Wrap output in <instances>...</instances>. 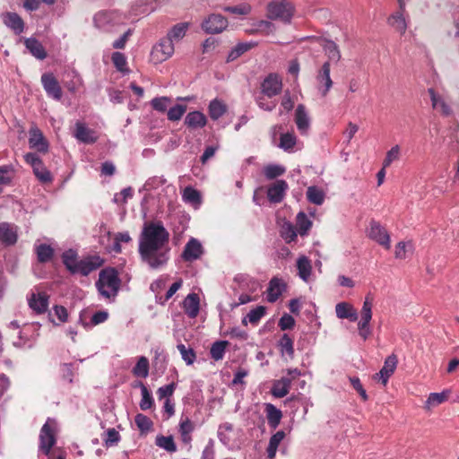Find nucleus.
I'll list each match as a JSON object with an SVG mask.
<instances>
[{
    "label": "nucleus",
    "mask_w": 459,
    "mask_h": 459,
    "mask_svg": "<svg viewBox=\"0 0 459 459\" xmlns=\"http://www.w3.org/2000/svg\"><path fill=\"white\" fill-rule=\"evenodd\" d=\"M28 305L36 314H44L48 308L49 295L46 292L31 293L28 298Z\"/></svg>",
    "instance_id": "4468645a"
},
{
    "label": "nucleus",
    "mask_w": 459,
    "mask_h": 459,
    "mask_svg": "<svg viewBox=\"0 0 459 459\" xmlns=\"http://www.w3.org/2000/svg\"><path fill=\"white\" fill-rule=\"evenodd\" d=\"M335 313L340 319H349L351 322L358 320L356 309L347 302H341L335 306Z\"/></svg>",
    "instance_id": "cd10ccee"
},
{
    "label": "nucleus",
    "mask_w": 459,
    "mask_h": 459,
    "mask_svg": "<svg viewBox=\"0 0 459 459\" xmlns=\"http://www.w3.org/2000/svg\"><path fill=\"white\" fill-rule=\"evenodd\" d=\"M368 236L385 248H390V236L387 230L378 221L372 220L369 222Z\"/></svg>",
    "instance_id": "9d476101"
},
{
    "label": "nucleus",
    "mask_w": 459,
    "mask_h": 459,
    "mask_svg": "<svg viewBox=\"0 0 459 459\" xmlns=\"http://www.w3.org/2000/svg\"><path fill=\"white\" fill-rule=\"evenodd\" d=\"M398 363L396 355L391 354L388 356L384 363L383 368L377 373L374 378L381 380L383 385H386L389 377L394 374Z\"/></svg>",
    "instance_id": "f3484780"
},
{
    "label": "nucleus",
    "mask_w": 459,
    "mask_h": 459,
    "mask_svg": "<svg viewBox=\"0 0 459 459\" xmlns=\"http://www.w3.org/2000/svg\"><path fill=\"white\" fill-rule=\"evenodd\" d=\"M78 254L74 249H68L62 254V262L65 268L72 273H77V264H79Z\"/></svg>",
    "instance_id": "72a5a7b5"
},
{
    "label": "nucleus",
    "mask_w": 459,
    "mask_h": 459,
    "mask_svg": "<svg viewBox=\"0 0 459 459\" xmlns=\"http://www.w3.org/2000/svg\"><path fill=\"white\" fill-rule=\"evenodd\" d=\"M0 241L5 246L14 245L17 241V233L7 222L0 223Z\"/></svg>",
    "instance_id": "2f4dec72"
},
{
    "label": "nucleus",
    "mask_w": 459,
    "mask_h": 459,
    "mask_svg": "<svg viewBox=\"0 0 459 459\" xmlns=\"http://www.w3.org/2000/svg\"><path fill=\"white\" fill-rule=\"evenodd\" d=\"M29 137V145L31 149H36L39 152L46 153L48 151V143L42 132L38 127L30 128Z\"/></svg>",
    "instance_id": "a211bd4d"
},
{
    "label": "nucleus",
    "mask_w": 459,
    "mask_h": 459,
    "mask_svg": "<svg viewBox=\"0 0 459 459\" xmlns=\"http://www.w3.org/2000/svg\"><path fill=\"white\" fill-rule=\"evenodd\" d=\"M137 385L140 386L142 394V399L139 403L140 409L142 411H147L154 404L152 394L143 382H139Z\"/></svg>",
    "instance_id": "58836bf2"
},
{
    "label": "nucleus",
    "mask_w": 459,
    "mask_h": 459,
    "mask_svg": "<svg viewBox=\"0 0 459 459\" xmlns=\"http://www.w3.org/2000/svg\"><path fill=\"white\" fill-rule=\"evenodd\" d=\"M388 24L401 34H404L407 30V23L402 11L393 13L388 18Z\"/></svg>",
    "instance_id": "ea45409f"
},
{
    "label": "nucleus",
    "mask_w": 459,
    "mask_h": 459,
    "mask_svg": "<svg viewBox=\"0 0 459 459\" xmlns=\"http://www.w3.org/2000/svg\"><path fill=\"white\" fill-rule=\"evenodd\" d=\"M282 89V81L279 74L275 73L269 74L261 83L263 94L268 98H273L281 93Z\"/></svg>",
    "instance_id": "6e6552de"
},
{
    "label": "nucleus",
    "mask_w": 459,
    "mask_h": 459,
    "mask_svg": "<svg viewBox=\"0 0 459 459\" xmlns=\"http://www.w3.org/2000/svg\"><path fill=\"white\" fill-rule=\"evenodd\" d=\"M185 313L190 317L197 316L200 309V299L196 293L188 294L183 301Z\"/></svg>",
    "instance_id": "5701e85b"
},
{
    "label": "nucleus",
    "mask_w": 459,
    "mask_h": 459,
    "mask_svg": "<svg viewBox=\"0 0 459 459\" xmlns=\"http://www.w3.org/2000/svg\"><path fill=\"white\" fill-rule=\"evenodd\" d=\"M154 358L152 359V366L156 371L164 373L167 368L168 357L163 350L156 348L154 351Z\"/></svg>",
    "instance_id": "4c0bfd02"
},
{
    "label": "nucleus",
    "mask_w": 459,
    "mask_h": 459,
    "mask_svg": "<svg viewBox=\"0 0 459 459\" xmlns=\"http://www.w3.org/2000/svg\"><path fill=\"white\" fill-rule=\"evenodd\" d=\"M228 345V341H217L213 342L210 350L211 357L214 360L222 359L225 354V350Z\"/></svg>",
    "instance_id": "49530a36"
},
{
    "label": "nucleus",
    "mask_w": 459,
    "mask_h": 459,
    "mask_svg": "<svg viewBox=\"0 0 459 459\" xmlns=\"http://www.w3.org/2000/svg\"><path fill=\"white\" fill-rule=\"evenodd\" d=\"M174 53V43L167 36L160 39L152 48V55L157 62H163L169 59Z\"/></svg>",
    "instance_id": "0eeeda50"
},
{
    "label": "nucleus",
    "mask_w": 459,
    "mask_h": 459,
    "mask_svg": "<svg viewBox=\"0 0 459 459\" xmlns=\"http://www.w3.org/2000/svg\"><path fill=\"white\" fill-rule=\"evenodd\" d=\"M74 136L83 143H94L97 141L95 132L82 123H76Z\"/></svg>",
    "instance_id": "c756f323"
},
{
    "label": "nucleus",
    "mask_w": 459,
    "mask_h": 459,
    "mask_svg": "<svg viewBox=\"0 0 459 459\" xmlns=\"http://www.w3.org/2000/svg\"><path fill=\"white\" fill-rule=\"evenodd\" d=\"M41 83L47 95L56 100H60L63 95L62 88L52 73H45L41 75Z\"/></svg>",
    "instance_id": "1a4fd4ad"
},
{
    "label": "nucleus",
    "mask_w": 459,
    "mask_h": 459,
    "mask_svg": "<svg viewBox=\"0 0 459 459\" xmlns=\"http://www.w3.org/2000/svg\"><path fill=\"white\" fill-rule=\"evenodd\" d=\"M277 348L279 349L281 357L287 355L290 359H293L295 352L294 341L288 333H283L277 342Z\"/></svg>",
    "instance_id": "bb28decb"
},
{
    "label": "nucleus",
    "mask_w": 459,
    "mask_h": 459,
    "mask_svg": "<svg viewBox=\"0 0 459 459\" xmlns=\"http://www.w3.org/2000/svg\"><path fill=\"white\" fill-rule=\"evenodd\" d=\"M312 227V221L304 212H299L296 217V229L300 236L307 235Z\"/></svg>",
    "instance_id": "a19ab883"
},
{
    "label": "nucleus",
    "mask_w": 459,
    "mask_h": 459,
    "mask_svg": "<svg viewBox=\"0 0 459 459\" xmlns=\"http://www.w3.org/2000/svg\"><path fill=\"white\" fill-rule=\"evenodd\" d=\"M323 50L327 56V61L331 65V63L337 64L341 58L342 54L338 45L332 39H324L323 44H321Z\"/></svg>",
    "instance_id": "aec40b11"
},
{
    "label": "nucleus",
    "mask_w": 459,
    "mask_h": 459,
    "mask_svg": "<svg viewBox=\"0 0 459 459\" xmlns=\"http://www.w3.org/2000/svg\"><path fill=\"white\" fill-rule=\"evenodd\" d=\"M295 123L301 134L307 133L310 126V119L303 104H299L295 111Z\"/></svg>",
    "instance_id": "393cba45"
},
{
    "label": "nucleus",
    "mask_w": 459,
    "mask_h": 459,
    "mask_svg": "<svg viewBox=\"0 0 459 459\" xmlns=\"http://www.w3.org/2000/svg\"><path fill=\"white\" fill-rule=\"evenodd\" d=\"M155 444H156V446H158L170 453L176 452V450H177V446L174 442L172 436H168V437H165L162 435L157 436Z\"/></svg>",
    "instance_id": "3c124183"
},
{
    "label": "nucleus",
    "mask_w": 459,
    "mask_h": 459,
    "mask_svg": "<svg viewBox=\"0 0 459 459\" xmlns=\"http://www.w3.org/2000/svg\"><path fill=\"white\" fill-rule=\"evenodd\" d=\"M186 111V105L177 104L168 109L167 116L169 121H178Z\"/></svg>",
    "instance_id": "864d4df0"
},
{
    "label": "nucleus",
    "mask_w": 459,
    "mask_h": 459,
    "mask_svg": "<svg viewBox=\"0 0 459 459\" xmlns=\"http://www.w3.org/2000/svg\"><path fill=\"white\" fill-rule=\"evenodd\" d=\"M24 45L29 52L37 59L44 60L47 57L48 54L45 48L36 38L25 39Z\"/></svg>",
    "instance_id": "a878e982"
},
{
    "label": "nucleus",
    "mask_w": 459,
    "mask_h": 459,
    "mask_svg": "<svg viewBox=\"0 0 459 459\" xmlns=\"http://www.w3.org/2000/svg\"><path fill=\"white\" fill-rule=\"evenodd\" d=\"M266 308L264 306H257L255 308L251 309L247 315L249 323L252 325H257L261 318L265 315Z\"/></svg>",
    "instance_id": "052dcab7"
},
{
    "label": "nucleus",
    "mask_w": 459,
    "mask_h": 459,
    "mask_svg": "<svg viewBox=\"0 0 459 459\" xmlns=\"http://www.w3.org/2000/svg\"><path fill=\"white\" fill-rule=\"evenodd\" d=\"M83 314V312H81L79 320L83 325L84 327L97 325L99 324L104 323L108 317V313L107 311H98L92 315L90 323H84Z\"/></svg>",
    "instance_id": "de8ad7c7"
},
{
    "label": "nucleus",
    "mask_w": 459,
    "mask_h": 459,
    "mask_svg": "<svg viewBox=\"0 0 459 459\" xmlns=\"http://www.w3.org/2000/svg\"><path fill=\"white\" fill-rule=\"evenodd\" d=\"M285 171L286 169L283 166L277 164H270L264 168V175L269 180L282 176Z\"/></svg>",
    "instance_id": "09e8293b"
},
{
    "label": "nucleus",
    "mask_w": 459,
    "mask_h": 459,
    "mask_svg": "<svg viewBox=\"0 0 459 459\" xmlns=\"http://www.w3.org/2000/svg\"><path fill=\"white\" fill-rule=\"evenodd\" d=\"M291 385V378L282 377L273 384L271 394L276 398H282L289 394Z\"/></svg>",
    "instance_id": "c85d7f7f"
},
{
    "label": "nucleus",
    "mask_w": 459,
    "mask_h": 459,
    "mask_svg": "<svg viewBox=\"0 0 459 459\" xmlns=\"http://www.w3.org/2000/svg\"><path fill=\"white\" fill-rule=\"evenodd\" d=\"M264 412L269 427L273 429H275L281 423L283 416L282 411L273 403H265Z\"/></svg>",
    "instance_id": "b1692460"
},
{
    "label": "nucleus",
    "mask_w": 459,
    "mask_h": 459,
    "mask_svg": "<svg viewBox=\"0 0 459 459\" xmlns=\"http://www.w3.org/2000/svg\"><path fill=\"white\" fill-rule=\"evenodd\" d=\"M451 394V391L446 389L442 391L441 393H431L425 403V408L429 410L431 407L437 406L443 403H445Z\"/></svg>",
    "instance_id": "e433bc0d"
},
{
    "label": "nucleus",
    "mask_w": 459,
    "mask_h": 459,
    "mask_svg": "<svg viewBox=\"0 0 459 459\" xmlns=\"http://www.w3.org/2000/svg\"><path fill=\"white\" fill-rule=\"evenodd\" d=\"M268 18L290 23L294 13V6L289 0H272L267 6Z\"/></svg>",
    "instance_id": "7ed1b4c3"
},
{
    "label": "nucleus",
    "mask_w": 459,
    "mask_h": 459,
    "mask_svg": "<svg viewBox=\"0 0 459 459\" xmlns=\"http://www.w3.org/2000/svg\"><path fill=\"white\" fill-rule=\"evenodd\" d=\"M183 199L186 202L191 203L193 204L201 203V195L200 192L196 189L187 186L185 188L183 192Z\"/></svg>",
    "instance_id": "13d9d810"
},
{
    "label": "nucleus",
    "mask_w": 459,
    "mask_h": 459,
    "mask_svg": "<svg viewBox=\"0 0 459 459\" xmlns=\"http://www.w3.org/2000/svg\"><path fill=\"white\" fill-rule=\"evenodd\" d=\"M111 60L117 71L125 73L127 72L126 68V57L121 52H114L111 56Z\"/></svg>",
    "instance_id": "4d7b16f0"
},
{
    "label": "nucleus",
    "mask_w": 459,
    "mask_h": 459,
    "mask_svg": "<svg viewBox=\"0 0 459 459\" xmlns=\"http://www.w3.org/2000/svg\"><path fill=\"white\" fill-rule=\"evenodd\" d=\"M297 268L300 279L304 281H307L312 272L310 260L305 255L299 257L297 260Z\"/></svg>",
    "instance_id": "c9c22d12"
},
{
    "label": "nucleus",
    "mask_w": 459,
    "mask_h": 459,
    "mask_svg": "<svg viewBox=\"0 0 459 459\" xmlns=\"http://www.w3.org/2000/svg\"><path fill=\"white\" fill-rule=\"evenodd\" d=\"M257 43L254 41L239 42L229 53L226 62L230 63L240 57L246 52L256 47Z\"/></svg>",
    "instance_id": "7c9ffc66"
},
{
    "label": "nucleus",
    "mask_w": 459,
    "mask_h": 459,
    "mask_svg": "<svg viewBox=\"0 0 459 459\" xmlns=\"http://www.w3.org/2000/svg\"><path fill=\"white\" fill-rule=\"evenodd\" d=\"M26 163L31 166L33 173L37 179L43 183L48 184L53 181L51 172L44 165L42 160L35 152H29L24 155Z\"/></svg>",
    "instance_id": "39448f33"
},
{
    "label": "nucleus",
    "mask_w": 459,
    "mask_h": 459,
    "mask_svg": "<svg viewBox=\"0 0 459 459\" xmlns=\"http://www.w3.org/2000/svg\"><path fill=\"white\" fill-rule=\"evenodd\" d=\"M208 109L211 118L212 120H217L224 115L227 108L222 101L215 99L210 102Z\"/></svg>",
    "instance_id": "79ce46f5"
},
{
    "label": "nucleus",
    "mask_w": 459,
    "mask_h": 459,
    "mask_svg": "<svg viewBox=\"0 0 459 459\" xmlns=\"http://www.w3.org/2000/svg\"><path fill=\"white\" fill-rule=\"evenodd\" d=\"M105 263V260L100 255H88L79 261L77 264V273L83 276L89 275L91 272L101 267Z\"/></svg>",
    "instance_id": "ddd939ff"
},
{
    "label": "nucleus",
    "mask_w": 459,
    "mask_h": 459,
    "mask_svg": "<svg viewBox=\"0 0 459 459\" xmlns=\"http://www.w3.org/2000/svg\"><path fill=\"white\" fill-rule=\"evenodd\" d=\"M298 233L296 227L290 223H285L281 228V236L286 243H290L296 240Z\"/></svg>",
    "instance_id": "5fc2aeb1"
},
{
    "label": "nucleus",
    "mask_w": 459,
    "mask_h": 459,
    "mask_svg": "<svg viewBox=\"0 0 459 459\" xmlns=\"http://www.w3.org/2000/svg\"><path fill=\"white\" fill-rule=\"evenodd\" d=\"M121 286L118 271L115 267L108 266L100 270L95 287L99 294L104 299L115 300Z\"/></svg>",
    "instance_id": "f03ea898"
},
{
    "label": "nucleus",
    "mask_w": 459,
    "mask_h": 459,
    "mask_svg": "<svg viewBox=\"0 0 459 459\" xmlns=\"http://www.w3.org/2000/svg\"><path fill=\"white\" fill-rule=\"evenodd\" d=\"M204 253V248L199 240L191 238L186 244L181 257L186 262H193L201 257Z\"/></svg>",
    "instance_id": "2eb2a0df"
},
{
    "label": "nucleus",
    "mask_w": 459,
    "mask_h": 459,
    "mask_svg": "<svg viewBox=\"0 0 459 459\" xmlns=\"http://www.w3.org/2000/svg\"><path fill=\"white\" fill-rule=\"evenodd\" d=\"M372 300L366 297L360 311L361 318L358 323L359 334L363 340H367L371 335L370 321L372 319Z\"/></svg>",
    "instance_id": "423d86ee"
},
{
    "label": "nucleus",
    "mask_w": 459,
    "mask_h": 459,
    "mask_svg": "<svg viewBox=\"0 0 459 459\" xmlns=\"http://www.w3.org/2000/svg\"><path fill=\"white\" fill-rule=\"evenodd\" d=\"M3 22L17 35L21 34L24 30V22L16 13L7 12L4 13Z\"/></svg>",
    "instance_id": "412c9836"
},
{
    "label": "nucleus",
    "mask_w": 459,
    "mask_h": 459,
    "mask_svg": "<svg viewBox=\"0 0 459 459\" xmlns=\"http://www.w3.org/2000/svg\"><path fill=\"white\" fill-rule=\"evenodd\" d=\"M176 388H177V384L174 382L159 387L157 390V395H158L159 400L169 399L173 395Z\"/></svg>",
    "instance_id": "e2e57ef3"
},
{
    "label": "nucleus",
    "mask_w": 459,
    "mask_h": 459,
    "mask_svg": "<svg viewBox=\"0 0 459 459\" xmlns=\"http://www.w3.org/2000/svg\"><path fill=\"white\" fill-rule=\"evenodd\" d=\"M428 92L430 96L433 108L438 109L442 115L448 117L452 114V109L443 98L437 96L433 88H429Z\"/></svg>",
    "instance_id": "473e14b6"
},
{
    "label": "nucleus",
    "mask_w": 459,
    "mask_h": 459,
    "mask_svg": "<svg viewBox=\"0 0 459 459\" xmlns=\"http://www.w3.org/2000/svg\"><path fill=\"white\" fill-rule=\"evenodd\" d=\"M251 5L249 4H241L236 6H226L224 11L236 15H247L251 12Z\"/></svg>",
    "instance_id": "0e129e2a"
},
{
    "label": "nucleus",
    "mask_w": 459,
    "mask_h": 459,
    "mask_svg": "<svg viewBox=\"0 0 459 459\" xmlns=\"http://www.w3.org/2000/svg\"><path fill=\"white\" fill-rule=\"evenodd\" d=\"M36 254L39 263H47L54 256V249L50 245L40 244L36 247Z\"/></svg>",
    "instance_id": "37998d69"
},
{
    "label": "nucleus",
    "mask_w": 459,
    "mask_h": 459,
    "mask_svg": "<svg viewBox=\"0 0 459 459\" xmlns=\"http://www.w3.org/2000/svg\"><path fill=\"white\" fill-rule=\"evenodd\" d=\"M288 189V184L283 179L276 180L267 189V198L273 204L281 203Z\"/></svg>",
    "instance_id": "dca6fc26"
},
{
    "label": "nucleus",
    "mask_w": 459,
    "mask_h": 459,
    "mask_svg": "<svg viewBox=\"0 0 459 459\" xmlns=\"http://www.w3.org/2000/svg\"><path fill=\"white\" fill-rule=\"evenodd\" d=\"M285 436L286 435L283 430H279L270 437L269 444L266 448L267 456L270 459L275 457L278 446L281 444V442L284 439Z\"/></svg>",
    "instance_id": "f704fd0d"
},
{
    "label": "nucleus",
    "mask_w": 459,
    "mask_h": 459,
    "mask_svg": "<svg viewBox=\"0 0 459 459\" xmlns=\"http://www.w3.org/2000/svg\"><path fill=\"white\" fill-rule=\"evenodd\" d=\"M206 124L205 115L198 110L189 112L185 117V125L192 130L203 128Z\"/></svg>",
    "instance_id": "4be33fe9"
},
{
    "label": "nucleus",
    "mask_w": 459,
    "mask_h": 459,
    "mask_svg": "<svg viewBox=\"0 0 459 459\" xmlns=\"http://www.w3.org/2000/svg\"><path fill=\"white\" fill-rule=\"evenodd\" d=\"M331 66L329 62H325L318 70L316 79L318 83L317 89L323 97H325L333 87V80L330 76Z\"/></svg>",
    "instance_id": "f8f14e48"
},
{
    "label": "nucleus",
    "mask_w": 459,
    "mask_h": 459,
    "mask_svg": "<svg viewBox=\"0 0 459 459\" xmlns=\"http://www.w3.org/2000/svg\"><path fill=\"white\" fill-rule=\"evenodd\" d=\"M295 325V319L289 314H284L278 322V326L281 331L290 330Z\"/></svg>",
    "instance_id": "774afa93"
},
{
    "label": "nucleus",
    "mask_w": 459,
    "mask_h": 459,
    "mask_svg": "<svg viewBox=\"0 0 459 459\" xmlns=\"http://www.w3.org/2000/svg\"><path fill=\"white\" fill-rule=\"evenodd\" d=\"M56 420L48 418L40 429L39 450H41L43 454L46 455H48L51 448L55 446L56 442Z\"/></svg>",
    "instance_id": "20e7f679"
},
{
    "label": "nucleus",
    "mask_w": 459,
    "mask_h": 459,
    "mask_svg": "<svg viewBox=\"0 0 459 459\" xmlns=\"http://www.w3.org/2000/svg\"><path fill=\"white\" fill-rule=\"evenodd\" d=\"M142 263L152 270L167 265L170 257L169 233L161 221L144 223L138 240Z\"/></svg>",
    "instance_id": "f257e3e1"
},
{
    "label": "nucleus",
    "mask_w": 459,
    "mask_h": 459,
    "mask_svg": "<svg viewBox=\"0 0 459 459\" xmlns=\"http://www.w3.org/2000/svg\"><path fill=\"white\" fill-rule=\"evenodd\" d=\"M285 290L286 284L281 279L277 277L272 278L266 290V300L270 303H274Z\"/></svg>",
    "instance_id": "6ab92c4d"
},
{
    "label": "nucleus",
    "mask_w": 459,
    "mask_h": 459,
    "mask_svg": "<svg viewBox=\"0 0 459 459\" xmlns=\"http://www.w3.org/2000/svg\"><path fill=\"white\" fill-rule=\"evenodd\" d=\"M177 348L181 354L182 359L186 363V365H192L195 362L196 354L194 349L186 348L183 343L178 344Z\"/></svg>",
    "instance_id": "603ef678"
},
{
    "label": "nucleus",
    "mask_w": 459,
    "mask_h": 459,
    "mask_svg": "<svg viewBox=\"0 0 459 459\" xmlns=\"http://www.w3.org/2000/svg\"><path fill=\"white\" fill-rule=\"evenodd\" d=\"M133 373L136 377H147L149 374V360L147 358L142 356L139 358L137 363L133 368Z\"/></svg>",
    "instance_id": "8fccbe9b"
},
{
    "label": "nucleus",
    "mask_w": 459,
    "mask_h": 459,
    "mask_svg": "<svg viewBox=\"0 0 459 459\" xmlns=\"http://www.w3.org/2000/svg\"><path fill=\"white\" fill-rule=\"evenodd\" d=\"M400 157V147L399 145L393 146L385 155L383 161L384 168L389 167L393 161L399 160Z\"/></svg>",
    "instance_id": "338daca9"
},
{
    "label": "nucleus",
    "mask_w": 459,
    "mask_h": 459,
    "mask_svg": "<svg viewBox=\"0 0 459 459\" xmlns=\"http://www.w3.org/2000/svg\"><path fill=\"white\" fill-rule=\"evenodd\" d=\"M307 199L311 204L321 205L325 201V193L317 186H309L307 190Z\"/></svg>",
    "instance_id": "a18cd8bd"
},
{
    "label": "nucleus",
    "mask_w": 459,
    "mask_h": 459,
    "mask_svg": "<svg viewBox=\"0 0 459 459\" xmlns=\"http://www.w3.org/2000/svg\"><path fill=\"white\" fill-rule=\"evenodd\" d=\"M134 421H135V424H136L137 428L143 433L148 432L152 429V427L153 425V423L151 420V419L149 417H147L146 415L142 414V413H138L135 416Z\"/></svg>",
    "instance_id": "6e6d98bb"
},
{
    "label": "nucleus",
    "mask_w": 459,
    "mask_h": 459,
    "mask_svg": "<svg viewBox=\"0 0 459 459\" xmlns=\"http://www.w3.org/2000/svg\"><path fill=\"white\" fill-rule=\"evenodd\" d=\"M296 144V136L293 134L286 133L281 134L279 146L285 150H291Z\"/></svg>",
    "instance_id": "680f3d73"
},
{
    "label": "nucleus",
    "mask_w": 459,
    "mask_h": 459,
    "mask_svg": "<svg viewBox=\"0 0 459 459\" xmlns=\"http://www.w3.org/2000/svg\"><path fill=\"white\" fill-rule=\"evenodd\" d=\"M228 27V20L221 14L212 13L202 23V29L208 34H217Z\"/></svg>",
    "instance_id": "9b49d317"
},
{
    "label": "nucleus",
    "mask_w": 459,
    "mask_h": 459,
    "mask_svg": "<svg viewBox=\"0 0 459 459\" xmlns=\"http://www.w3.org/2000/svg\"><path fill=\"white\" fill-rule=\"evenodd\" d=\"M112 19V13L107 11H101L94 15L93 21L97 27L103 28Z\"/></svg>",
    "instance_id": "69168bd1"
},
{
    "label": "nucleus",
    "mask_w": 459,
    "mask_h": 459,
    "mask_svg": "<svg viewBox=\"0 0 459 459\" xmlns=\"http://www.w3.org/2000/svg\"><path fill=\"white\" fill-rule=\"evenodd\" d=\"M188 27L189 24L187 22L178 23L171 28L168 32L167 37L170 38L173 42L178 41L185 37Z\"/></svg>",
    "instance_id": "c03bdc74"
},
{
    "label": "nucleus",
    "mask_w": 459,
    "mask_h": 459,
    "mask_svg": "<svg viewBox=\"0 0 459 459\" xmlns=\"http://www.w3.org/2000/svg\"><path fill=\"white\" fill-rule=\"evenodd\" d=\"M171 103V99L169 97H157L152 100L151 105L152 108L159 112H165L168 109L169 105Z\"/></svg>",
    "instance_id": "bf43d9fd"
}]
</instances>
